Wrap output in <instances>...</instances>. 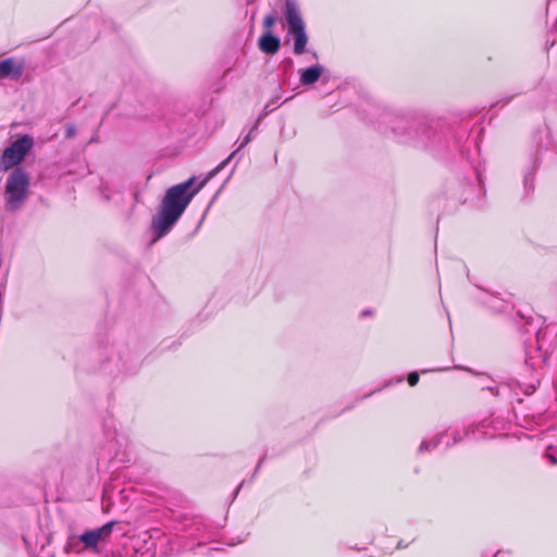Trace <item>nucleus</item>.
Listing matches in <instances>:
<instances>
[{"mask_svg": "<svg viewBox=\"0 0 557 557\" xmlns=\"http://www.w3.org/2000/svg\"><path fill=\"white\" fill-rule=\"evenodd\" d=\"M257 126L258 125L256 124L242 139L238 148L220 164H218L213 170H211L196 187H194L196 177H190L186 182L174 185L165 191L157 213L151 220L150 230L153 233L151 244H154L172 230L194 196L208 183L209 180L221 172L240 149L250 143L251 134L257 128Z\"/></svg>", "mask_w": 557, "mask_h": 557, "instance_id": "nucleus-1", "label": "nucleus"}, {"mask_svg": "<svg viewBox=\"0 0 557 557\" xmlns=\"http://www.w3.org/2000/svg\"><path fill=\"white\" fill-rule=\"evenodd\" d=\"M29 176L21 168H15L8 175L4 186V209L15 212L22 208L28 197Z\"/></svg>", "mask_w": 557, "mask_h": 557, "instance_id": "nucleus-2", "label": "nucleus"}, {"mask_svg": "<svg viewBox=\"0 0 557 557\" xmlns=\"http://www.w3.org/2000/svg\"><path fill=\"white\" fill-rule=\"evenodd\" d=\"M470 434H472L474 437H494L495 434L493 432H490L487 430L486 421H482L478 425H471L467 429H463L462 431L455 429L451 431H445L433 438L429 441H423L419 446V451H431L435 448H437L441 444H444V446L450 447L451 445H455L459 442H461L463 438L468 437Z\"/></svg>", "mask_w": 557, "mask_h": 557, "instance_id": "nucleus-3", "label": "nucleus"}, {"mask_svg": "<svg viewBox=\"0 0 557 557\" xmlns=\"http://www.w3.org/2000/svg\"><path fill=\"white\" fill-rule=\"evenodd\" d=\"M285 21L288 27V35L294 37V53H305L309 37L306 32V24L297 3L286 0L284 5Z\"/></svg>", "mask_w": 557, "mask_h": 557, "instance_id": "nucleus-4", "label": "nucleus"}, {"mask_svg": "<svg viewBox=\"0 0 557 557\" xmlns=\"http://www.w3.org/2000/svg\"><path fill=\"white\" fill-rule=\"evenodd\" d=\"M33 147V138L24 135L4 149L0 159V170L8 171L23 161L28 150Z\"/></svg>", "mask_w": 557, "mask_h": 557, "instance_id": "nucleus-5", "label": "nucleus"}, {"mask_svg": "<svg viewBox=\"0 0 557 557\" xmlns=\"http://www.w3.org/2000/svg\"><path fill=\"white\" fill-rule=\"evenodd\" d=\"M115 521H110L100 528L86 530L81 534L84 547L94 553L100 552V544H107L112 535Z\"/></svg>", "mask_w": 557, "mask_h": 557, "instance_id": "nucleus-6", "label": "nucleus"}, {"mask_svg": "<svg viewBox=\"0 0 557 557\" xmlns=\"http://www.w3.org/2000/svg\"><path fill=\"white\" fill-rule=\"evenodd\" d=\"M258 47L263 53L273 55L281 48V39L273 32H264L258 40Z\"/></svg>", "mask_w": 557, "mask_h": 557, "instance_id": "nucleus-7", "label": "nucleus"}, {"mask_svg": "<svg viewBox=\"0 0 557 557\" xmlns=\"http://www.w3.org/2000/svg\"><path fill=\"white\" fill-rule=\"evenodd\" d=\"M23 63H15L12 59L0 62V79L11 77L17 81L23 74Z\"/></svg>", "mask_w": 557, "mask_h": 557, "instance_id": "nucleus-8", "label": "nucleus"}, {"mask_svg": "<svg viewBox=\"0 0 557 557\" xmlns=\"http://www.w3.org/2000/svg\"><path fill=\"white\" fill-rule=\"evenodd\" d=\"M478 386L482 391H490L493 395L496 396L504 395L507 389L511 388V386L508 384H496L491 377L487 376H480Z\"/></svg>", "mask_w": 557, "mask_h": 557, "instance_id": "nucleus-9", "label": "nucleus"}, {"mask_svg": "<svg viewBox=\"0 0 557 557\" xmlns=\"http://www.w3.org/2000/svg\"><path fill=\"white\" fill-rule=\"evenodd\" d=\"M323 73V66L315 64L305 69L300 75V82L302 85H311L315 83Z\"/></svg>", "mask_w": 557, "mask_h": 557, "instance_id": "nucleus-10", "label": "nucleus"}, {"mask_svg": "<svg viewBox=\"0 0 557 557\" xmlns=\"http://www.w3.org/2000/svg\"><path fill=\"white\" fill-rule=\"evenodd\" d=\"M86 548L84 547V543L81 540V535L78 536H70L67 539L66 545H65V552L67 554H81Z\"/></svg>", "mask_w": 557, "mask_h": 557, "instance_id": "nucleus-11", "label": "nucleus"}, {"mask_svg": "<svg viewBox=\"0 0 557 557\" xmlns=\"http://www.w3.org/2000/svg\"><path fill=\"white\" fill-rule=\"evenodd\" d=\"M281 98H282V89L278 88L276 94L272 97V99L270 101H268L267 104L264 106V108H263L264 114L272 112L276 108V104L281 100Z\"/></svg>", "mask_w": 557, "mask_h": 557, "instance_id": "nucleus-12", "label": "nucleus"}, {"mask_svg": "<svg viewBox=\"0 0 557 557\" xmlns=\"http://www.w3.org/2000/svg\"><path fill=\"white\" fill-rule=\"evenodd\" d=\"M544 457L552 466L557 465V448L552 445L547 446Z\"/></svg>", "mask_w": 557, "mask_h": 557, "instance_id": "nucleus-13", "label": "nucleus"}, {"mask_svg": "<svg viewBox=\"0 0 557 557\" xmlns=\"http://www.w3.org/2000/svg\"><path fill=\"white\" fill-rule=\"evenodd\" d=\"M276 22H277V17L274 14L265 15V17L263 18V23H262L264 32H272V28Z\"/></svg>", "mask_w": 557, "mask_h": 557, "instance_id": "nucleus-14", "label": "nucleus"}, {"mask_svg": "<svg viewBox=\"0 0 557 557\" xmlns=\"http://www.w3.org/2000/svg\"><path fill=\"white\" fill-rule=\"evenodd\" d=\"M433 134L432 129L429 127L423 126L421 129V134L417 131V139L421 144H425L426 139H430L431 135Z\"/></svg>", "mask_w": 557, "mask_h": 557, "instance_id": "nucleus-15", "label": "nucleus"}, {"mask_svg": "<svg viewBox=\"0 0 557 557\" xmlns=\"http://www.w3.org/2000/svg\"><path fill=\"white\" fill-rule=\"evenodd\" d=\"M407 380H408V383H409L410 386L417 385L418 382H419V373L418 372L409 373Z\"/></svg>", "mask_w": 557, "mask_h": 557, "instance_id": "nucleus-16", "label": "nucleus"}, {"mask_svg": "<svg viewBox=\"0 0 557 557\" xmlns=\"http://www.w3.org/2000/svg\"><path fill=\"white\" fill-rule=\"evenodd\" d=\"M75 134H76V128H75V126H74V125H67V126H66V129H65V135H66V137L72 138V137H74V136H75Z\"/></svg>", "mask_w": 557, "mask_h": 557, "instance_id": "nucleus-17", "label": "nucleus"}, {"mask_svg": "<svg viewBox=\"0 0 557 557\" xmlns=\"http://www.w3.org/2000/svg\"><path fill=\"white\" fill-rule=\"evenodd\" d=\"M534 391H535V385H534V384H531V385H529V386L527 387V389H525V394H528V395H529V394L533 393Z\"/></svg>", "mask_w": 557, "mask_h": 557, "instance_id": "nucleus-18", "label": "nucleus"}, {"mask_svg": "<svg viewBox=\"0 0 557 557\" xmlns=\"http://www.w3.org/2000/svg\"><path fill=\"white\" fill-rule=\"evenodd\" d=\"M494 557H506V554L502 550L495 553Z\"/></svg>", "mask_w": 557, "mask_h": 557, "instance_id": "nucleus-19", "label": "nucleus"}, {"mask_svg": "<svg viewBox=\"0 0 557 557\" xmlns=\"http://www.w3.org/2000/svg\"><path fill=\"white\" fill-rule=\"evenodd\" d=\"M369 314H371V311H369V310H364V311H362V313H361V315H363V317H364V315H369Z\"/></svg>", "mask_w": 557, "mask_h": 557, "instance_id": "nucleus-20", "label": "nucleus"}, {"mask_svg": "<svg viewBox=\"0 0 557 557\" xmlns=\"http://www.w3.org/2000/svg\"><path fill=\"white\" fill-rule=\"evenodd\" d=\"M529 180H530V176H529V175H527V176H525V180H524L525 184H528Z\"/></svg>", "mask_w": 557, "mask_h": 557, "instance_id": "nucleus-21", "label": "nucleus"}]
</instances>
